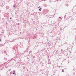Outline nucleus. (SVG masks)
<instances>
[{
  "label": "nucleus",
  "instance_id": "1",
  "mask_svg": "<svg viewBox=\"0 0 76 76\" xmlns=\"http://www.w3.org/2000/svg\"><path fill=\"white\" fill-rule=\"evenodd\" d=\"M13 74H15V75H16V74L15 73V71H13Z\"/></svg>",
  "mask_w": 76,
  "mask_h": 76
},
{
  "label": "nucleus",
  "instance_id": "2",
  "mask_svg": "<svg viewBox=\"0 0 76 76\" xmlns=\"http://www.w3.org/2000/svg\"><path fill=\"white\" fill-rule=\"evenodd\" d=\"M62 71L63 72H64V69H62Z\"/></svg>",
  "mask_w": 76,
  "mask_h": 76
},
{
  "label": "nucleus",
  "instance_id": "3",
  "mask_svg": "<svg viewBox=\"0 0 76 76\" xmlns=\"http://www.w3.org/2000/svg\"><path fill=\"white\" fill-rule=\"evenodd\" d=\"M39 11H41V10L40 9H39Z\"/></svg>",
  "mask_w": 76,
  "mask_h": 76
},
{
  "label": "nucleus",
  "instance_id": "4",
  "mask_svg": "<svg viewBox=\"0 0 76 76\" xmlns=\"http://www.w3.org/2000/svg\"><path fill=\"white\" fill-rule=\"evenodd\" d=\"M0 42H1V39H0Z\"/></svg>",
  "mask_w": 76,
  "mask_h": 76
},
{
  "label": "nucleus",
  "instance_id": "5",
  "mask_svg": "<svg viewBox=\"0 0 76 76\" xmlns=\"http://www.w3.org/2000/svg\"><path fill=\"white\" fill-rule=\"evenodd\" d=\"M59 18H60V19H62L61 18V17H59Z\"/></svg>",
  "mask_w": 76,
  "mask_h": 76
},
{
  "label": "nucleus",
  "instance_id": "6",
  "mask_svg": "<svg viewBox=\"0 0 76 76\" xmlns=\"http://www.w3.org/2000/svg\"><path fill=\"white\" fill-rule=\"evenodd\" d=\"M12 18H10V19H11Z\"/></svg>",
  "mask_w": 76,
  "mask_h": 76
},
{
  "label": "nucleus",
  "instance_id": "7",
  "mask_svg": "<svg viewBox=\"0 0 76 76\" xmlns=\"http://www.w3.org/2000/svg\"><path fill=\"white\" fill-rule=\"evenodd\" d=\"M39 7H40V6H39Z\"/></svg>",
  "mask_w": 76,
  "mask_h": 76
}]
</instances>
